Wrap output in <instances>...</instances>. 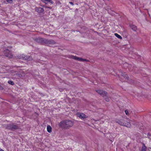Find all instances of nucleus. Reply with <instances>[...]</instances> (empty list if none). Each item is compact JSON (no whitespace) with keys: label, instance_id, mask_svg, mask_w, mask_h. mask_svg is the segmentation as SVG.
<instances>
[{"label":"nucleus","instance_id":"f257e3e1","mask_svg":"<svg viewBox=\"0 0 151 151\" xmlns=\"http://www.w3.org/2000/svg\"><path fill=\"white\" fill-rule=\"evenodd\" d=\"M73 124V122L71 121L65 120L61 121L59 124L58 126L63 129H67L72 127Z\"/></svg>","mask_w":151,"mask_h":151},{"label":"nucleus","instance_id":"f03ea898","mask_svg":"<svg viewBox=\"0 0 151 151\" xmlns=\"http://www.w3.org/2000/svg\"><path fill=\"white\" fill-rule=\"evenodd\" d=\"M35 41L41 44H53L55 43L53 40H48L46 39L38 38L35 39Z\"/></svg>","mask_w":151,"mask_h":151},{"label":"nucleus","instance_id":"7ed1b4c3","mask_svg":"<svg viewBox=\"0 0 151 151\" xmlns=\"http://www.w3.org/2000/svg\"><path fill=\"white\" fill-rule=\"evenodd\" d=\"M129 120V122H127L126 121L124 120L123 119H118L116 120V122L118 123L121 125L124 126L128 127H129L131 126V124Z\"/></svg>","mask_w":151,"mask_h":151},{"label":"nucleus","instance_id":"20e7f679","mask_svg":"<svg viewBox=\"0 0 151 151\" xmlns=\"http://www.w3.org/2000/svg\"><path fill=\"white\" fill-rule=\"evenodd\" d=\"M18 58L19 59H22L26 60H31L32 59V57L29 55H26L22 54L18 56Z\"/></svg>","mask_w":151,"mask_h":151},{"label":"nucleus","instance_id":"39448f33","mask_svg":"<svg viewBox=\"0 0 151 151\" xmlns=\"http://www.w3.org/2000/svg\"><path fill=\"white\" fill-rule=\"evenodd\" d=\"M6 127L7 129L11 130H16L19 129L18 124L14 125L12 124H7Z\"/></svg>","mask_w":151,"mask_h":151},{"label":"nucleus","instance_id":"423d86ee","mask_svg":"<svg viewBox=\"0 0 151 151\" xmlns=\"http://www.w3.org/2000/svg\"><path fill=\"white\" fill-rule=\"evenodd\" d=\"M4 52L6 56L10 58H12L13 55L9 50L6 49V50H5Z\"/></svg>","mask_w":151,"mask_h":151},{"label":"nucleus","instance_id":"0eeeda50","mask_svg":"<svg viewBox=\"0 0 151 151\" xmlns=\"http://www.w3.org/2000/svg\"><path fill=\"white\" fill-rule=\"evenodd\" d=\"M96 92L103 97L106 96L107 94V92L102 90H97L96 91Z\"/></svg>","mask_w":151,"mask_h":151},{"label":"nucleus","instance_id":"6e6552de","mask_svg":"<svg viewBox=\"0 0 151 151\" xmlns=\"http://www.w3.org/2000/svg\"><path fill=\"white\" fill-rule=\"evenodd\" d=\"M76 115L78 117L81 119H84L87 117V116L83 113L78 112L76 113Z\"/></svg>","mask_w":151,"mask_h":151},{"label":"nucleus","instance_id":"1a4fd4ad","mask_svg":"<svg viewBox=\"0 0 151 151\" xmlns=\"http://www.w3.org/2000/svg\"><path fill=\"white\" fill-rule=\"evenodd\" d=\"M71 58L74 60H78V61H88V60L86 59H83L82 58H79L78 57L74 56H72Z\"/></svg>","mask_w":151,"mask_h":151},{"label":"nucleus","instance_id":"9d476101","mask_svg":"<svg viewBox=\"0 0 151 151\" xmlns=\"http://www.w3.org/2000/svg\"><path fill=\"white\" fill-rule=\"evenodd\" d=\"M128 65V68L129 70L130 71H134L135 69V68L133 67V66L132 65H128V64L127 63H126L124 64L123 65L124 66V65Z\"/></svg>","mask_w":151,"mask_h":151},{"label":"nucleus","instance_id":"9b49d317","mask_svg":"<svg viewBox=\"0 0 151 151\" xmlns=\"http://www.w3.org/2000/svg\"><path fill=\"white\" fill-rule=\"evenodd\" d=\"M35 10L36 12L39 13H42L44 11L43 8L40 7H36L35 8Z\"/></svg>","mask_w":151,"mask_h":151},{"label":"nucleus","instance_id":"f8f14e48","mask_svg":"<svg viewBox=\"0 0 151 151\" xmlns=\"http://www.w3.org/2000/svg\"><path fill=\"white\" fill-rule=\"evenodd\" d=\"M120 75H121L122 77H123L126 80H127L128 78V76L125 73H120Z\"/></svg>","mask_w":151,"mask_h":151},{"label":"nucleus","instance_id":"ddd939ff","mask_svg":"<svg viewBox=\"0 0 151 151\" xmlns=\"http://www.w3.org/2000/svg\"><path fill=\"white\" fill-rule=\"evenodd\" d=\"M142 145L141 150L142 151H146L147 150V147L144 143L142 144Z\"/></svg>","mask_w":151,"mask_h":151},{"label":"nucleus","instance_id":"4468645a","mask_svg":"<svg viewBox=\"0 0 151 151\" xmlns=\"http://www.w3.org/2000/svg\"><path fill=\"white\" fill-rule=\"evenodd\" d=\"M130 27L133 30L136 31L137 30V27L134 25H130Z\"/></svg>","mask_w":151,"mask_h":151},{"label":"nucleus","instance_id":"2eb2a0df","mask_svg":"<svg viewBox=\"0 0 151 151\" xmlns=\"http://www.w3.org/2000/svg\"><path fill=\"white\" fill-rule=\"evenodd\" d=\"M47 130L49 133H51L52 132V128L50 125H48L47 126Z\"/></svg>","mask_w":151,"mask_h":151},{"label":"nucleus","instance_id":"dca6fc26","mask_svg":"<svg viewBox=\"0 0 151 151\" xmlns=\"http://www.w3.org/2000/svg\"><path fill=\"white\" fill-rule=\"evenodd\" d=\"M41 1L44 2V3H45L46 4H47V3H46L45 2V1H48L49 2L51 3V4H53V2L51 0H41Z\"/></svg>","mask_w":151,"mask_h":151},{"label":"nucleus","instance_id":"f3484780","mask_svg":"<svg viewBox=\"0 0 151 151\" xmlns=\"http://www.w3.org/2000/svg\"><path fill=\"white\" fill-rule=\"evenodd\" d=\"M114 35L119 39H121L122 38V37L120 35L116 33H115L114 34Z\"/></svg>","mask_w":151,"mask_h":151},{"label":"nucleus","instance_id":"a211bd4d","mask_svg":"<svg viewBox=\"0 0 151 151\" xmlns=\"http://www.w3.org/2000/svg\"><path fill=\"white\" fill-rule=\"evenodd\" d=\"M16 76L17 78H21L22 77V75L20 73H18L16 74Z\"/></svg>","mask_w":151,"mask_h":151},{"label":"nucleus","instance_id":"6ab92c4d","mask_svg":"<svg viewBox=\"0 0 151 151\" xmlns=\"http://www.w3.org/2000/svg\"><path fill=\"white\" fill-rule=\"evenodd\" d=\"M8 83L9 84L12 85H14V83L12 81H9L8 82Z\"/></svg>","mask_w":151,"mask_h":151},{"label":"nucleus","instance_id":"aec40b11","mask_svg":"<svg viewBox=\"0 0 151 151\" xmlns=\"http://www.w3.org/2000/svg\"><path fill=\"white\" fill-rule=\"evenodd\" d=\"M7 2L10 4H11L13 2V0H6Z\"/></svg>","mask_w":151,"mask_h":151},{"label":"nucleus","instance_id":"412c9836","mask_svg":"<svg viewBox=\"0 0 151 151\" xmlns=\"http://www.w3.org/2000/svg\"><path fill=\"white\" fill-rule=\"evenodd\" d=\"M105 100L107 102H109V99L108 97L106 96V97L105 98Z\"/></svg>","mask_w":151,"mask_h":151},{"label":"nucleus","instance_id":"4be33fe9","mask_svg":"<svg viewBox=\"0 0 151 151\" xmlns=\"http://www.w3.org/2000/svg\"><path fill=\"white\" fill-rule=\"evenodd\" d=\"M125 112L127 115H129V112L127 110H125Z\"/></svg>","mask_w":151,"mask_h":151},{"label":"nucleus","instance_id":"5701e85b","mask_svg":"<svg viewBox=\"0 0 151 151\" xmlns=\"http://www.w3.org/2000/svg\"><path fill=\"white\" fill-rule=\"evenodd\" d=\"M3 87L0 85V90H3Z\"/></svg>","mask_w":151,"mask_h":151},{"label":"nucleus","instance_id":"b1692460","mask_svg":"<svg viewBox=\"0 0 151 151\" xmlns=\"http://www.w3.org/2000/svg\"><path fill=\"white\" fill-rule=\"evenodd\" d=\"M69 3L72 5H74L73 3L72 2L70 1L69 2Z\"/></svg>","mask_w":151,"mask_h":151},{"label":"nucleus","instance_id":"393cba45","mask_svg":"<svg viewBox=\"0 0 151 151\" xmlns=\"http://www.w3.org/2000/svg\"><path fill=\"white\" fill-rule=\"evenodd\" d=\"M147 135H148V136H150V135H151V134H150V133H148V134H147Z\"/></svg>","mask_w":151,"mask_h":151},{"label":"nucleus","instance_id":"a878e982","mask_svg":"<svg viewBox=\"0 0 151 151\" xmlns=\"http://www.w3.org/2000/svg\"><path fill=\"white\" fill-rule=\"evenodd\" d=\"M0 151H4L2 149L0 148Z\"/></svg>","mask_w":151,"mask_h":151},{"label":"nucleus","instance_id":"bb28decb","mask_svg":"<svg viewBox=\"0 0 151 151\" xmlns=\"http://www.w3.org/2000/svg\"><path fill=\"white\" fill-rule=\"evenodd\" d=\"M46 8H50V7H47Z\"/></svg>","mask_w":151,"mask_h":151},{"label":"nucleus","instance_id":"cd10ccee","mask_svg":"<svg viewBox=\"0 0 151 151\" xmlns=\"http://www.w3.org/2000/svg\"><path fill=\"white\" fill-rule=\"evenodd\" d=\"M108 1H109V0H107Z\"/></svg>","mask_w":151,"mask_h":151}]
</instances>
